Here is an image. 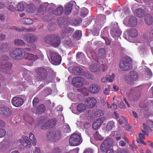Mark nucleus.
<instances>
[{
  "label": "nucleus",
  "instance_id": "1",
  "mask_svg": "<svg viewBox=\"0 0 153 153\" xmlns=\"http://www.w3.org/2000/svg\"><path fill=\"white\" fill-rule=\"evenodd\" d=\"M0 69H3L5 72L10 74L12 73V64L9 61V57L4 54L0 58Z\"/></svg>",
  "mask_w": 153,
  "mask_h": 153
},
{
  "label": "nucleus",
  "instance_id": "2",
  "mask_svg": "<svg viewBox=\"0 0 153 153\" xmlns=\"http://www.w3.org/2000/svg\"><path fill=\"white\" fill-rule=\"evenodd\" d=\"M44 42L54 48L58 47L61 43V39L59 36L56 34L47 35L44 38Z\"/></svg>",
  "mask_w": 153,
  "mask_h": 153
},
{
  "label": "nucleus",
  "instance_id": "3",
  "mask_svg": "<svg viewBox=\"0 0 153 153\" xmlns=\"http://www.w3.org/2000/svg\"><path fill=\"white\" fill-rule=\"evenodd\" d=\"M35 70L39 80L45 81L47 84L51 82L48 80L50 77L48 76V72L45 68L38 67L36 68Z\"/></svg>",
  "mask_w": 153,
  "mask_h": 153
},
{
  "label": "nucleus",
  "instance_id": "4",
  "mask_svg": "<svg viewBox=\"0 0 153 153\" xmlns=\"http://www.w3.org/2000/svg\"><path fill=\"white\" fill-rule=\"evenodd\" d=\"M25 55V51L22 48H16L11 51L10 53V57L13 59L17 60L22 59Z\"/></svg>",
  "mask_w": 153,
  "mask_h": 153
},
{
  "label": "nucleus",
  "instance_id": "5",
  "mask_svg": "<svg viewBox=\"0 0 153 153\" xmlns=\"http://www.w3.org/2000/svg\"><path fill=\"white\" fill-rule=\"evenodd\" d=\"M131 63L132 60L130 58H125L120 61L119 63V66L122 70H129L132 68Z\"/></svg>",
  "mask_w": 153,
  "mask_h": 153
},
{
  "label": "nucleus",
  "instance_id": "6",
  "mask_svg": "<svg viewBox=\"0 0 153 153\" xmlns=\"http://www.w3.org/2000/svg\"><path fill=\"white\" fill-rule=\"evenodd\" d=\"M110 26L111 36L114 38L119 37L121 35V32L118 27V23L116 22H111Z\"/></svg>",
  "mask_w": 153,
  "mask_h": 153
},
{
  "label": "nucleus",
  "instance_id": "7",
  "mask_svg": "<svg viewBox=\"0 0 153 153\" xmlns=\"http://www.w3.org/2000/svg\"><path fill=\"white\" fill-rule=\"evenodd\" d=\"M81 136L77 134H72L69 140V143L71 146H77L82 142Z\"/></svg>",
  "mask_w": 153,
  "mask_h": 153
},
{
  "label": "nucleus",
  "instance_id": "8",
  "mask_svg": "<svg viewBox=\"0 0 153 153\" xmlns=\"http://www.w3.org/2000/svg\"><path fill=\"white\" fill-rule=\"evenodd\" d=\"M49 53L51 56V63L54 65L60 64L61 62V56L57 53L54 51H50Z\"/></svg>",
  "mask_w": 153,
  "mask_h": 153
},
{
  "label": "nucleus",
  "instance_id": "9",
  "mask_svg": "<svg viewBox=\"0 0 153 153\" xmlns=\"http://www.w3.org/2000/svg\"><path fill=\"white\" fill-rule=\"evenodd\" d=\"M129 73V75L126 77L125 81L126 83L131 84L134 81L138 80L139 77L138 73L135 71H131Z\"/></svg>",
  "mask_w": 153,
  "mask_h": 153
},
{
  "label": "nucleus",
  "instance_id": "10",
  "mask_svg": "<svg viewBox=\"0 0 153 153\" xmlns=\"http://www.w3.org/2000/svg\"><path fill=\"white\" fill-rule=\"evenodd\" d=\"M113 144L112 139L108 138L105 140L101 144L100 149L102 152H105L107 150L111 149L110 148L111 145Z\"/></svg>",
  "mask_w": 153,
  "mask_h": 153
},
{
  "label": "nucleus",
  "instance_id": "11",
  "mask_svg": "<svg viewBox=\"0 0 153 153\" xmlns=\"http://www.w3.org/2000/svg\"><path fill=\"white\" fill-rule=\"evenodd\" d=\"M61 136V133L59 131L50 132L48 135V138L54 142L59 140Z\"/></svg>",
  "mask_w": 153,
  "mask_h": 153
},
{
  "label": "nucleus",
  "instance_id": "12",
  "mask_svg": "<svg viewBox=\"0 0 153 153\" xmlns=\"http://www.w3.org/2000/svg\"><path fill=\"white\" fill-rule=\"evenodd\" d=\"M24 40L30 43H33L37 39V37L35 35L31 33H27L23 35Z\"/></svg>",
  "mask_w": 153,
  "mask_h": 153
},
{
  "label": "nucleus",
  "instance_id": "13",
  "mask_svg": "<svg viewBox=\"0 0 153 153\" xmlns=\"http://www.w3.org/2000/svg\"><path fill=\"white\" fill-rule=\"evenodd\" d=\"M73 85L76 87H81L84 83V79L80 76L74 78L72 82Z\"/></svg>",
  "mask_w": 153,
  "mask_h": 153
},
{
  "label": "nucleus",
  "instance_id": "14",
  "mask_svg": "<svg viewBox=\"0 0 153 153\" xmlns=\"http://www.w3.org/2000/svg\"><path fill=\"white\" fill-rule=\"evenodd\" d=\"M12 105L16 107L21 106L24 103L23 99L21 97H14L11 100Z\"/></svg>",
  "mask_w": 153,
  "mask_h": 153
},
{
  "label": "nucleus",
  "instance_id": "15",
  "mask_svg": "<svg viewBox=\"0 0 153 153\" xmlns=\"http://www.w3.org/2000/svg\"><path fill=\"white\" fill-rule=\"evenodd\" d=\"M85 102L88 108H92L96 105L97 101L94 97H88L85 99Z\"/></svg>",
  "mask_w": 153,
  "mask_h": 153
},
{
  "label": "nucleus",
  "instance_id": "16",
  "mask_svg": "<svg viewBox=\"0 0 153 153\" xmlns=\"http://www.w3.org/2000/svg\"><path fill=\"white\" fill-rule=\"evenodd\" d=\"M75 4L76 2L74 1H71L66 3L65 6V13L66 15L69 14L71 12L73 6Z\"/></svg>",
  "mask_w": 153,
  "mask_h": 153
},
{
  "label": "nucleus",
  "instance_id": "17",
  "mask_svg": "<svg viewBox=\"0 0 153 153\" xmlns=\"http://www.w3.org/2000/svg\"><path fill=\"white\" fill-rule=\"evenodd\" d=\"M105 119L104 117H102L95 120L92 124L93 129L94 130L97 129L103 123Z\"/></svg>",
  "mask_w": 153,
  "mask_h": 153
},
{
  "label": "nucleus",
  "instance_id": "18",
  "mask_svg": "<svg viewBox=\"0 0 153 153\" xmlns=\"http://www.w3.org/2000/svg\"><path fill=\"white\" fill-rule=\"evenodd\" d=\"M38 121V126L42 124L41 126V128L42 129L45 130L50 128L47 120L44 121L42 118H40L39 119Z\"/></svg>",
  "mask_w": 153,
  "mask_h": 153
},
{
  "label": "nucleus",
  "instance_id": "19",
  "mask_svg": "<svg viewBox=\"0 0 153 153\" xmlns=\"http://www.w3.org/2000/svg\"><path fill=\"white\" fill-rule=\"evenodd\" d=\"M0 113L3 115L9 117L12 114L11 110L6 107H3L0 108Z\"/></svg>",
  "mask_w": 153,
  "mask_h": 153
},
{
  "label": "nucleus",
  "instance_id": "20",
  "mask_svg": "<svg viewBox=\"0 0 153 153\" xmlns=\"http://www.w3.org/2000/svg\"><path fill=\"white\" fill-rule=\"evenodd\" d=\"M48 12H52L53 14L56 15H61L63 12V8L62 6H60L55 10H53L52 8L49 9Z\"/></svg>",
  "mask_w": 153,
  "mask_h": 153
},
{
  "label": "nucleus",
  "instance_id": "21",
  "mask_svg": "<svg viewBox=\"0 0 153 153\" xmlns=\"http://www.w3.org/2000/svg\"><path fill=\"white\" fill-rule=\"evenodd\" d=\"M98 63V62L97 61L96 63H92L90 65L89 68L91 71L93 72H96L99 71L101 70Z\"/></svg>",
  "mask_w": 153,
  "mask_h": 153
},
{
  "label": "nucleus",
  "instance_id": "22",
  "mask_svg": "<svg viewBox=\"0 0 153 153\" xmlns=\"http://www.w3.org/2000/svg\"><path fill=\"white\" fill-rule=\"evenodd\" d=\"M64 36L63 37H69L71 36L74 31V29L70 27H68L62 30Z\"/></svg>",
  "mask_w": 153,
  "mask_h": 153
},
{
  "label": "nucleus",
  "instance_id": "23",
  "mask_svg": "<svg viewBox=\"0 0 153 153\" xmlns=\"http://www.w3.org/2000/svg\"><path fill=\"white\" fill-rule=\"evenodd\" d=\"M100 90V87L98 85L93 84L90 85L89 90L92 93L96 94L98 93Z\"/></svg>",
  "mask_w": 153,
  "mask_h": 153
},
{
  "label": "nucleus",
  "instance_id": "24",
  "mask_svg": "<svg viewBox=\"0 0 153 153\" xmlns=\"http://www.w3.org/2000/svg\"><path fill=\"white\" fill-rule=\"evenodd\" d=\"M128 23L131 27H135L137 24V18L134 16H130L128 19Z\"/></svg>",
  "mask_w": 153,
  "mask_h": 153
},
{
  "label": "nucleus",
  "instance_id": "25",
  "mask_svg": "<svg viewBox=\"0 0 153 153\" xmlns=\"http://www.w3.org/2000/svg\"><path fill=\"white\" fill-rule=\"evenodd\" d=\"M127 32L128 35L132 37H135L138 35L137 30L134 28L128 29Z\"/></svg>",
  "mask_w": 153,
  "mask_h": 153
},
{
  "label": "nucleus",
  "instance_id": "26",
  "mask_svg": "<svg viewBox=\"0 0 153 153\" xmlns=\"http://www.w3.org/2000/svg\"><path fill=\"white\" fill-rule=\"evenodd\" d=\"M38 56L37 55L29 53H27L25 57L26 59L32 61H34L36 60Z\"/></svg>",
  "mask_w": 153,
  "mask_h": 153
},
{
  "label": "nucleus",
  "instance_id": "27",
  "mask_svg": "<svg viewBox=\"0 0 153 153\" xmlns=\"http://www.w3.org/2000/svg\"><path fill=\"white\" fill-rule=\"evenodd\" d=\"M45 110V105L43 104H40L37 107L36 113L37 114H41L44 113Z\"/></svg>",
  "mask_w": 153,
  "mask_h": 153
},
{
  "label": "nucleus",
  "instance_id": "28",
  "mask_svg": "<svg viewBox=\"0 0 153 153\" xmlns=\"http://www.w3.org/2000/svg\"><path fill=\"white\" fill-rule=\"evenodd\" d=\"M63 42L67 47H71L72 46V43L70 38L68 36L63 37Z\"/></svg>",
  "mask_w": 153,
  "mask_h": 153
},
{
  "label": "nucleus",
  "instance_id": "29",
  "mask_svg": "<svg viewBox=\"0 0 153 153\" xmlns=\"http://www.w3.org/2000/svg\"><path fill=\"white\" fill-rule=\"evenodd\" d=\"M145 11L141 8H138L136 9L134 12V14L137 16L138 17H141L144 16Z\"/></svg>",
  "mask_w": 153,
  "mask_h": 153
},
{
  "label": "nucleus",
  "instance_id": "30",
  "mask_svg": "<svg viewBox=\"0 0 153 153\" xmlns=\"http://www.w3.org/2000/svg\"><path fill=\"white\" fill-rule=\"evenodd\" d=\"M9 44L6 43H3L0 46V49L2 52H6L9 51Z\"/></svg>",
  "mask_w": 153,
  "mask_h": 153
},
{
  "label": "nucleus",
  "instance_id": "31",
  "mask_svg": "<svg viewBox=\"0 0 153 153\" xmlns=\"http://www.w3.org/2000/svg\"><path fill=\"white\" fill-rule=\"evenodd\" d=\"M86 109V106L84 104L80 103L77 106V111L80 113L85 111Z\"/></svg>",
  "mask_w": 153,
  "mask_h": 153
},
{
  "label": "nucleus",
  "instance_id": "32",
  "mask_svg": "<svg viewBox=\"0 0 153 153\" xmlns=\"http://www.w3.org/2000/svg\"><path fill=\"white\" fill-rule=\"evenodd\" d=\"M145 21L147 25L151 24L153 22V19L151 15L149 14H147L145 17Z\"/></svg>",
  "mask_w": 153,
  "mask_h": 153
},
{
  "label": "nucleus",
  "instance_id": "33",
  "mask_svg": "<svg viewBox=\"0 0 153 153\" xmlns=\"http://www.w3.org/2000/svg\"><path fill=\"white\" fill-rule=\"evenodd\" d=\"M82 36V33L81 31L79 30H76L73 34V37L77 40L79 39Z\"/></svg>",
  "mask_w": 153,
  "mask_h": 153
},
{
  "label": "nucleus",
  "instance_id": "34",
  "mask_svg": "<svg viewBox=\"0 0 153 153\" xmlns=\"http://www.w3.org/2000/svg\"><path fill=\"white\" fill-rule=\"evenodd\" d=\"M47 120L50 128L54 127L56 124L57 121L55 118H53Z\"/></svg>",
  "mask_w": 153,
  "mask_h": 153
},
{
  "label": "nucleus",
  "instance_id": "35",
  "mask_svg": "<svg viewBox=\"0 0 153 153\" xmlns=\"http://www.w3.org/2000/svg\"><path fill=\"white\" fill-rule=\"evenodd\" d=\"M46 8L45 6H40L38 8L37 11L40 15H43L46 12Z\"/></svg>",
  "mask_w": 153,
  "mask_h": 153
},
{
  "label": "nucleus",
  "instance_id": "36",
  "mask_svg": "<svg viewBox=\"0 0 153 153\" xmlns=\"http://www.w3.org/2000/svg\"><path fill=\"white\" fill-rule=\"evenodd\" d=\"M35 8L34 4H30L27 5L26 10L27 12L32 13L34 12Z\"/></svg>",
  "mask_w": 153,
  "mask_h": 153
},
{
  "label": "nucleus",
  "instance_id": "37",
  "mask_svg": "<svg viewBox=\"0 0 153 153\" xmlns=\"http://www.w3.org/2000/svg\"><path fill=\"white\" fill-rule=\"evenodd\" d=\"M74 74L77 75L82 76L83 75V73L84 72L79 67H76L75 68Z\"/></svg>",
  "mask_w": 153,
  "mask_h": 153
},
{
  "label": "nucleus",
  "instance_id": "38",
  "mask_svg": "<svg viewBox=\"0 0 153 153\" xmlns=\"http://www.w3.org/2000/svg\"><path fill=\"white\" fill-rule=\"evenodd\" d=\"M114 125V123L112 121H110L108 122L106 125V129L107 131L111 130Z\"/></svg>",
  "mask_w": 153,
  "mask_h": 153
},
{
  "label": "nucleus",
  "instance_id": "39",
  "mask_svg": "<svg viewBox=\"0 0 153 153\" xmlns=\"http://www.w3.org/2000/svg\"><path fill=\"white\" fill-rule=\"evenodd\" d=\"M14 43L18 46H22L25 45V43L23 40L19 39H16L14 41Z\"/></svg>",
  "mask_w": 153,
  "mask_h": 153
},
{
  "label": "nucleus",
  "instance_id": "40",
  "mask_svg": "<svg viewBox=\"0 0 153 153\" xmlns=\"http://www.w3.org/2000/svg\"><path fill=\"white\" fill-rule=\"evenodd\" d=\"M29 138L31 141L32 144L34 146H35L36 143V140L34 135L31 132L29 134Z\"/></svg>",
  "mask_w": 153,
  "mask_h": 153
},
{
  "label": "nucleus",
  "instance_id": "41",
  "mask_svg": "<svg viewBox=\"0 0 153 153\" xmlns=\"http://www.w3.org/2000/svg\"><path fill=\"white\" fill-rule=\"evenodd\" d=\"M143 129L144 130H142V132L144 134L148 135L149 134L148 132V129L149 126L147 124H147H145V123H143Z\"/></svg>",
  "mask_w": 153,
  "mask_h": 153
},
{
  "label": "nucleus",
  "instance_id": "42",
  "mask_svg": "<svg viewBox=\"0 0 153 153\" xmlns=\"http://www.w3.org/2000/svg\"><path fill=\"white\" fill-rule=\"evenodd\" d=\"M16 30L19 31V32L24 31L25 32H30L32 31H34V30H33L32 28H28L27 29L24 28L23 27H22V29H19L16 27H15L14 28Z\"/></svg>",
  "mask_w": 153,
  "mask_h": 153
},
{
  "label": "nucleus",
  "instance_id": "43",
  "mask_svg": "<svg viewBox=\"0 0 153 153\" xmlns=\"http://www.w3.org/2000/svg\"><path fill=\"white\" fill-rule=\"evenodd\" d=\"M88 13V10L87 8L83 7L82 9L80 16L82 17H84L87 15Z\"/></svg>",
  "mask_w": 153,
  "mask_h": 153
},
{
  "label": "nucleus",
  "instance_id": "44",
  "mask_svg": "<svg viewBox=\"0 0 153 153\" xmlns=\"http://www.w3.org/2000/svg\"><path fill=\"white\" fill-rule=\"evenodd\" d=\"M24 9V6L22 3H18L16 8V10L18 11H22Z\"/></svg>",
  "mask_w": 153,
  "mask_h": 153
},
{
  "label": "nucleus",
  "instance_id": "45",
  "mask_svg": "<svg viewBox=\"0 0 153 153\" xmlns=\"http://www.w3.org/2000/svg\"><path fill=\"white\" fill-rule=\"evenodd\" d=\"M95 139L97 140H102L103 137L99 134L98 131H96L94 134Z\"/></svg>",
  "mask_w": 153,
  "mask_h": 153
},
{
  "label": "nucleus",
  "instance_id": "46",
  "mask_svg": "<svg viewBox=\"0 0 153 153\" xmlns=\"http://www.w3.org/2000/svg\"><path fill=\"white\" fill-rule=\"evenodd\" d=\"M39 102V98L37 97H35L33 100L32 104L33 107H36Z\"/></svg>",
  "mask_w": 153,
  "mask_h": 153
},
{
  "label": "nucleus",
  "instance_id": "47",
  "mask_svg": "<svg viewBox=\"0 0 153 153\" xmlns=\"http://www.w3.org/2000/svg\"><path fill=\"white\" fill-rule=\"evenodd\" d=\"M56 26V24L53 23L51 22L48 25V27L49 30L52 31L55 29Z\"/></svg>",
  "mask_w": 153,
  "mask_h": 153
},
{
  "label": "nucleus",
  "instance_id": "48",
  "mask_svg": "<svg viewBox=\"0 0 153 153\" xmlns=\"http://www.w3.org/2000/svg\"><path fill=\"white\" fill-rule=\"evenodd\" d=\"M22 21L27 24H31L33 22V20L30 18H24L23 19Z\"/></svg>",
  "mask_w": 153,
  "mask_h": 153
},
{
  "label": "nucleus",
  "instance_id": "49",
  "mask_svg": "<svg viewBox=\"0 0 153 153\" xmlns=\"http://www.w3.org/2000/svg\"><path fill=\"white\" fill-rule=\"evenodd\" d=\"M82 76H84L86 78L88 79H91L92 77V74L88 71H84L83 75Z\"/></svg>",
  "mask_w": 153,
  "mask_h": 153
},
{
  "label": "nucleus",
  "instance_id": "50",
  "mask_svg": "<svg viewBox=\"0 0 153 153\" xmlns=\"http://www.w3.org/2000/svg\"><path fill=\"white\" fill-rule=\"evenodd\" d=\"M123 118L124 120L125 121V123L124 124V125H123V126H124L127 130H129V129H130L131 126L128 124V119L126 117H123Z\"/></svg>",
  "mask_w": 153,
  "mask_h": 153
},
{
  "label": "nucleus",
  "instance_id": "51",
  "mask_svg": "<svg viewBox=\"0 0 153 153\" xmlns=\"http://www.w3.org/2000/svg\"><path fill=\"white\" fill-rule=\"evenodd\" d=\"M106 76L107 79L108 80V82H111L113 81L114 77H115V75L113 73L112 74L111 76L110 75H108Z\"/></svg>",
  "mask_w": 153,
  "mask_h": 153
},
{
  "label": "nucleus",
  "instance_id": "52",
  "mask_svg": "<svg viewBox=\"0 0 153 153\" xmlns=\"http://www.w3.org/2000/svg\"><path fill=\"white\" fill-rule=\"evenodd\" d=\"M64 131L65 133H69L71 131V129L69 125L67 124H66L64 126Z\"/></svg>",
  "mask_w": 153,
  "mask_h": 153
},
{
  "label": "nucleus",
  "instance_id": "53",
  "mask_svg": "<svg viewBox=\"0 0 153 153\" xmlns=\"http://www.w3.org/2000/svg\"><path fill=\"white\" fill-rule=\"evenodd\" d=\"M140 93L139 92L135 93L133 95V99L134 101L137 100L140 97Z\"/></svg>",
  "mask_w": 153,
  "mask_h": 153
},
{
  "label": "nucleus",
  "instance_id": "54",
  "mask_svg": "<svg viewBox=\"0 0 153 153\" xmlns=\"http://www.w3.org/2000/svg\"><path fill=\"white\" fill-rule=\"evenodd\" d=\"M6 134V131L5 129L0 128V138L4 137Z\"/></svg>",
  "mask_w": 153,
  "mask_h": 153
},
{
  "label": "nucleus",
  "instance_id": "55",
  "mask_svg": "<svg viewBox=\"0 0 153 153\" xmlns=\"http://www.w3.org/2000/svg\"><path fill=\"white\" fill-rule=\"evenodd\" d=\"M27 141V142H24L25 148L30 149L32 146L31 143L30 141Z\"/></svg>",
  "mask_w": 153,
  "mask_h": 153
},
{
  "label": "nucleus",
  "instance_id": "56",
  "mask_svg": "<svg viewBox=\"0 0 153 153\" xmlns=\"http://www.w3.org/2000/svg\"><path fill=\"white\" fill-rule=\"evenodd\" d=\"M99 55L101 56H103L105 54V51L104 48H102L100 49L98 51Z\"/></svg>",
  "mask_w": 153,
  "mask_h": 153
},
{
  "label": "nucleus",
  "instance_id": "57",
  "mask_svg": "<svg viewBox=\"0 0 153 153\" xmlns=\"http://www.w3.org/2000/svg\"><path fill=\"white\" fill-rule=\"evenodd\" d=\"M147 124L149 126V128L151 131H153V122L152 121L147 122Z\"/></svg>",
  "mask_w": 153,
  "mask_h": 153
},
{
  "label": "nucleus",
  "instance_id": "58",
  "mask_svg": "<svg viewBox=\"0 0 153 153\" xmlns=\"http://www.w3.org/2000/svg\"><path fill=\"white\" fill-rule=\"evenodd\" d=\"M92 32L93 35L94 36H97L99 34V31L95 29H94L92 30Z\"/></svg>",
  "mask_w": 153,
  "mask_h": 153
},
{
  "label": "nucleus",
  "instance_id": "59",
  "mask_svg": "<svg viewBox=\"0 0 153 153\" xmlns=\"http://www.w3.org/2000/svg\"><path fill=\"white\" fill-rule=\"evenodd\" d=\"M98 17L100 19V20L103 22H105V20L106 16L104 14H100L98 16Z\"/></svg>",
  "mask_w": 153,
  "mask_h": 153
},
{
  "label": "nucleus",
  "instance_id": "60",
  "mask_svg": "<svg viewBox=\"0 0 153 153\" xmlns=\"http://www.w3.org/2000/svg\"><path fill=\"white\" fill-rule=\"evenodd\" d=\"M61 150L58 147L55 148L53 151V153H61Z\"/></svg>",
  "mask_w": 153,
  "mask_h": 153
},
{
  "label": "nucleus",
  "instance_id": "61",
  "mask_svg": "<svg viewBox=\"0 0 153 153\" xmlns=\"http://www.w3.org/2000/svg\"><path fill=\"white\" fill-rule=\"evenodd\" d=\"M6 39L5 35L3 33L0 34V41L4 40Z\"/></svg>",
  "mask_w": 153,
  "mask_h": 153
},
{
  "label": "nucleus",
  "instance_id": "62",
  "mask_svg": "<svg viewBox=\"0 0 153 153\" xmlns=\"http://www.w3.org/2000/svg\"><path fill=\"white\" fill-rule=\"evenodd\" d=\"M119 145L120 146L124 147L126 145V143L123 140H120L119 142Z\"/></svg>",
  "mask_w": 153,
  "mask_h": 153
},
{
  "label": "nucleus",
  "instance_id": "63",
  "mask_svg": "<svg viewBox=\"0 0 153 153\" xmlns=\"http://www.w3.org/2000/svg\"><path fill=\"white\" fill-rule=\"evenodd\" d=\"M116 153H129L127 149H123L117 152Z\"/></svg>",
  "mask_w": 153,
  "mask_h": 153
},
{
  "label": "nucleus",
  "instance_id": "64",
  "mask_svg": "<svg viewBox=\"0 0 153 153\" xmlns=\"http://www.w3.org/2000/svg\"><path fill=\"white\" fill-rule=\"evenodd\" d=\"M149 34L151 38H153V28L150 29L149 32Z\"/></svg>",
  "mask_w": 153,
  "mask_h": 153
}]
</instances>
